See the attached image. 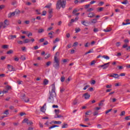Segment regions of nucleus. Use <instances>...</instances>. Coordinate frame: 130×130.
<instances>
[{
	"label": "nucleus",
	"mask_w": 130,
	"mask_h": 130,
	"mask_svg": "<svg viewBox=\"0 0 130 130\" xmlns=\"http://www.w3.org/2000/svg\"><path fill=\"white\" fill-rule=\"evenodd\" d=\"M51 91H49V96L48 98V102L49 103H53L54 102V97L56 96V93H55V84H52Z\"/></svg>",
	"instance_id": "nucleus-1"
},
{
	"label": "nucleus",
	"mask_w": 130,
	"mask_h": 130,
	"mask_svg": "<svg viewBox=\"0 0 130 130\" xmlns=\"http://www.w3.org/2000/svg\"><path fill=\"white\" fill-rule=\"evenodd\" d=\"M66 5H67V1L66 0H57L56 4V10H60V8L64 9L66 8Z\"/></svg>",
	"instance_id": "nucleus-2"
},
{
	"label": "nucleus",
	"mask_w": 130,
	"mask_h": 130,
	"mask_svg": "<svg viewBox=\"0 0 130 130\" xmlns=\"http://www.w3.org/2000/svg\"><path fill=\"white\" fill-rule=\"evenodd\" d=\"M57 53H58V52H56V55L54 57V62L53 64V67L55 70H59V59H58V57H57Z\"/></svg>",
	"instance_id": "nucleus-3"
},
{
	"label": "nucleus",
	"mask_w": 130,
	"mask_h": 130,
	"mask_svg": "<svg viewBox=\"0 0 130 130\" xmlns=\"http://www.w3.org/2000/svg\"><path fill=\"white\" fill-rule=\"evenodd\" d=\"M21 99L23 101H24V102H25L26 103H28V102L30 101L29 98L26 97L25 94L21 96Z\"/></svg>",
	"instance_id": "nucleus-4"
},
{
	"label": "nucleus",
	"mask_w": 130,
	"mask_h": 130,
	"mask_svg": "<svg viewBox=\"0 0 130 130\" xmlns=\"http://www.w3.org/2000/svg\"><path fill=\"white\" fill-rule=\"evenodd\" d=\"M110 63V62H109L103 65H100L99 68H103V70H106V69H107L109 67Z\"/></svg>",
	"instance_id": "nucleus-5"
},
{
	"label": "nucleus",
	"mask_w": 130,
	"mask_h": 130,
	"mask_svg": "<svg viewBox=\"0 0 130 130\" xmlns=\"http://www.w3.org/2000/svg\"><path fill=\"white\" fill-rule=\"evenodd\" d=\"M7 68L9 72H16V69L14 68V67H13V66L8 64Z\"/></svg>",
	"instance_id": "nucleus-6"
},
{
	"label": "nucleus",
	"mask_w": 130,
	"mask_h": 130,
	"mask_svg": "<svg viewBox=\"0 0 130 130\" xmlns=\"http://www.w3.org/2000/svg\"><path fill=\"white\" fill-rule=\"evenodd\" d=\"M83 97H84V99L86 100H88L91 97V95L88 92H86L83 95Z\"/></svg>",
	"instance_id": "nucleus-7"
},
{
	"label": "nucleus",
	"mask_w": 130,
	"mask_h": 130,
	"mask_svg": "<svg viewBox=\"0 0 130 130\" xmlns=\"http://www.w3.org/2000/svg\"><path fill=\"white\" fill-rule=\"evenodd\" d=\"M110 77L112 78H114L115 79H118V78H119V75H118L117 74H113L110 75Z\"/></svg>",
	"instance_id": "nucleus-8"
},
{
	"label": "nucleus",
	"mask_w": 130,
	"mask_h": 130,
	"mask_svg": "<svg viewBox=\"0 0 130 130\" xmlns=\"http://www.w3.org/2000/svg\"><path fill=\"white\" fill-rule=\"evenodd\" d=\"M45 107H46V103L44 104V105L43 106V107L41 108V111L42 112H45L46 109H45Z\"/></svg>",
	"instance_id": "nucleus-9"
},
{
	"label": "nucleus",
	"mask_w": 130,
	"mask_h": 130,
	"mask_svg": "<svg viewBox=\"0 0 130 130\" xmlns=\"http://www.w3.org/2000/svg\"><path fill=\"white\" fill-rule=\"evenodd\" d=\"M15 38H17V36L10 35L8 36V39H9V40H13V39H15Z\"/></svg>",
	"instance_id": "nucleus-10"
},
{
	"label": "nucleus",
	"mask_w": 130,
	"mask_h": 130,
	"mask_svg": "<svg viewBox=\"0 0 130 130\" xmlns=\"http://www.w3.org/2000/svg\"><path fill=\"white\" fill-rule=\"evenodd\" d=\"M15 13L13 12H10V13L8 14V18H12V17L15 16Z\"/></svg>",
	"instance_id": "nucleus-11"
},
{
	"label": "nucleus",
	"mask_w": 130,
	"mask_h": 130,
	"mask_svg": "<svg viewBox=\"0 0 130 130\" xmlns=\"http://www.w3.org/2000/svg\"><path fill=\"white\" fill-rule=\"evenodd\" d=\"M88 17V18H93V17H95V14L93 12L89 13Z\"/></svg>",
	"instance_id": "nucleus-12"
},
{
	"label": "nucleus",
	"mask_w": 130,
	"mask_h": 130,
	"mask_svg": "<svg viewBox=\"0 0 130 130\" xmlns=\"http://www.w3.org/2000/svg\"><path fill=\"white\" fill-rule=\"evenodd\" d=\"M54 33V32H53V31H51L50 32L48 33V35L49 36V38L51 39H52V38H53V36L52 35H53Z\"/></svg>",
	"instance_id": "nucleus-13"
},
{
	"label": "nucleus",
	"mask_w": 130,
	"mask_h": 130,
	"mask_svg": "<svg viewBox=\"0 0 130 130\" xmlns=\"http://www.w3.org/2000/svg\"><path fill=\"white\" fill-rule=\"evenodd\" d=\"M14 12L15 15L19 16V15H20V13H21V11L19 10L16 9Z\"/></svg>",
	"instance_id": "nucleus-14"
},
{
	"label": "nucleus",
	"mask_w": 130,
	"mask_h": 130,
	"mask_svg": "<svg viewBox=\"0 0 130 130\" xmlns=\"http://www.w3.org/2000/svg\"><path fill=\"white\" fill-rule=\"evenodd\" d=\"M52 123L54 124H61V121H53Z\"/></svg>",
	"instance_id": "nucleus-15"
},
{
	"label": "nucleus",
	"mask_w": 130,
	"mask_h": 130,
	"mask_svg": "<svg viewBox=\"0 0 130 130\" xmlns=\"http://www.w3.org/2000/svg\"><path fill=\"white\" fill-rule=\"evenodd\" d=\"M7 27V25H5L4 23L0 22V29L1 28H5Z\"/></svg>",
	"instance_id": "nucleus-16"
},
{
	"label": "nucleus",
	"mask_w": 130,
	"mask_h": 130,
	"mask_svg": "<svg viewBox=\"0 0 130 130\" xmlns=\"http://www.w3.org/2000/svg\"><path fill=\"white\" fill-rule=\"evenodd\" d=\"M51 6H52V4L51 3H49L45 7V8L50 9V8H51Z\"/></svg>",
	"instance_id": "nucleus-17"
},
{
	"label": "nucleus",
	"mask_w": 130,
	"mask_h": 130,
	"mask_svg": "<svg viewBox=\"0 0 130 130\" xmlns=\"http://www.w3.org/2000/svg\"><path fill=\"white\" fill-rule=\"evenodd\" d=\"M81 24L82 25H84V26H88L87 24H88V22H86V21H81Z\"/></svg>",
	"instance_id": "nucleus-18"
},
{
	"label": "nucleus",
	"mask_w": 130,
	"mask_h": 130,
	"mask_svg": "<svg viewBox=\"0 0 130 130\" xmlns=\"http://www.w3.org/2000/svg\"><path fill=\"white\" fill-rule=\"evenodd\" d=\"M69 126L67 123H64L62 125V128H67Z\"/></svg>",
	"instance_id": "nucleus-19"
},
{
	"label": "nucleus",
	"mask_w": 130,
	"mask_h": 130,
	"mask_svg": "<svg viewBox=\"0 0 130 130\" xmlns=\"http://www.w3.org/2000/svg\"><path fill=\"white\" fill-rule=\"evenodd\" d=\"M93 52H94V50H93V49H91L89 50L88 52H86L85 53V54H89V53H93Z\"/></svg>",
	"instance_id": "nucleus-20"
},
{
	"label": "nucleus",
	"mask_w": 130,
	"mask_h": 130,
	"mask_svg": "<svg viewBox=\"0 0 130 130\" xmlns=\"http://www.w3.org/2000/svg\"><path fill=\"white\" fill-rule=\"evenodd\" d=\"M28 122H29V120L27 118H25L22 121V123H27V124Z\"/></svg>",
	"instance_id": "nucleus-21"
},
{
	"label": "nucleus",
	"mask_w": 130,
	"mask_h": 130,
	"mask_svg": "<svg viewBox=\"0 0 130 130\" xmlns=\"http://www.w3.org/2000/svg\"><path fill=\"white\" fill-rule=\"evenodd\" d=\"M30 41H31V40L28 39H26L24 40L23 41V43H29V42H30Z\"/></svg>",
	"instance_id": "nucleus-22"
},
{
	"label": "nucleus",
	"mask_w": 130,
	"mask_h": 130,
	"mask_svg": "<svg viewBox=\"0 0 130 130\" xmlns=\"http://www.w3.org/2000/svg\"><path fill=\"white\" fill-rule=\"evenodd\" d=\"M58 125H52V126H51L49 127V129H51V128H54V127H58Z\"/></svg>",
	"instance_id": "nucleus-23"
},
{
	"label": "nucleus",
	"mask_w": 130,
	"mask_h": 130,
	"mask_svg": "<svg viewBox=\"0 0 130 130\" xmlns=\"http://www.w3.org/2000/svg\"><path fill=\"white\" fill-rule=\"evenodd\" d=\"M43 32H44V29L43 28L39 29L38 30V33L39 34H41V33H43Z\"/></svg>",
	"instance_id": "nucleus-24"
},
{
	"label": "nucleus",
	"mask_w": 130,
	"mask_h": 130,
	"mask_svg": "<svg viewBox=\"0 0 130 130\" xmlns=\"http://www.w3.org/2000/svg\"><path fill=\"white\" fill-rule=\"evenodd\" d=\"M43 84H44V85H45V86H46V85H48V80L45 79L44 80Z\"/></svg>",
	"instance_id": "nucleus-25"
},
{
	"label": "nucleus",
	"mask_w": 130,
	"mask_h": 130,
	"mask_svg": "<svg viewBox=\"0 0 130 130\" xmlns=\"http://www.w3.org/2000/svg\"><path fill=\"white\" fill-rule=\"evenodd\" d=\"M79 11H80L79 9L76 8L75 10H73L72 13L73 14H74V15H75L76 13H77V12H79Z\"/></svg>",
	"instance_id": "nucleus-26"
},
{
	"label": "nucleus",
	"mask_w": 130,
	"mask_h": 130,
	"mask_svg": "<svg viewBox=\"0 0 130 130\" xmlns=\"http://www.w3.org/2000/svg\"><path fill=\"white\" fill-rule=\"evenodd\" d=\"M92 114V111H88L85 113V115H91Z\"/></svg>",
	"instance_id": "nucleus-27"
},
{
	"label": "nucleus",
	"mask_w": 130,
	"mask_h": 130,
	"mask_svg": "<svg viewBox=\"0 0 130 130\" xmlns=\"http://www.w3.org/2000/svg\"><path fill=\"white\" fill-rule=\"evenodd\" d=\"M9 20H8V19H6L4 21V24L5 25V26H8L9 25Z\"/></svg>",
	"instance_id": "nucleus-28"
},
{
	"label": "nucleus",
	"mask_w": 130,
	"mask_h": 130,
	"mask_svg": "<svg viewBox=\"0 0 130 130\" xmlns=\"http://www.w3.org/2000/svg\"><path fill=\"white\" fill-rule=\"evenodd\" d=\"M121 4H122V5H127V4H128V1L124 0L123 2H121Z\"/></svg>",
	"instance_id": "nucleus-29"
},
{
	"label": "nucleus",
	"mask_w": 130,
	"mask_h": 130,
	"mask_svg": "<svg viewBox=\"0 0 130 130\" xmlns=\"http://www.w3.org/2000/svg\"><path fill=\"white\" fill-rule=\"evenodd\" d=\"M104 10V8L103 7H100L98 8V12H102Z\"/></svg>",
	"instance_id": "nucleus-30"
},
{
	"label": "nucleus",
	"mask_w": 130,
	"mask_h": 130,
	"mask_svg": "<svg viewBox=\"0 0 130 130\" xmlns=\"http://www.w3.org/2000/svg\"><path fill=\"white\" fill-rule=\"evenodd\" d=\"M3 114L9 115V114H10V113H9V110H6L5 111H4V112L3 113Z\"/></svg>",
	"instance_id": "nucleus-31"
},
{
	"label": "nucleus",
	"mask_w": 130,
	"mask_h": 130,
	"mask_svg": "<svg viewBox=\"0 0 130 130\" xmlns=\"http://www.w3.org/2000/svg\"><path fill=\"white\" fill-rule=\"evenodd\" d=\"M7 54H11L12 53H14V51H13V50H10L7 51Z\"/></svg>",
	"instance_id": "nucleus-32"
},
{
	"label": "nucleus",
	"mask_w": 130,
	"mask_h": 130,
	"mask_svg": "<svg viewBox=\"0 0 130 130\" xmlns=\"http://www.w3.org/2000/svg\"><path fill=\"white\" fill-rule=\"evenodd\" d=\"M103 31L104 32H110V31H111V29H110V28H106V29H104Z\"/></svg>",
	"instance_id": "nucleus-33"
},
{
	"label": "nucleus",
	"mask_w": 130,
	"mask_h": 130,
	"mask_svg": "<svg viewBox=\"0 0 130 130\" xmlns=\"http://www.w3.org/2000/svg\"><path fill=\"white\" fill-rule=\"evenodd\" d=\"M103 58H105V59H107V60L110 59V58L109 57V56H106V55H103Z\"/></svg>",
	"instance_id": "nucleus-34"
},
{
	"label": "nucleus",
	"mask_w": 130,
	"mask_h": 130,
	"mask_svg": "<svg viewBox=\"0 0 130 130\" xmlns=\"http://www.w3.org/2000/svg\"><path fill=\"white\" fill-rule=\"evenodd\" d=\"M5 7H6V6L4 5H0V11H2V10L5 9Z\"/></svg>",
	"instance_id": "nucleus-35"
},
{
	"label": "nucleus",
	"mask_w": 130,
	"mask_h": 130,
	"mask_svg": "<svg viewBox=\"0 0 130 130\" xmlns=\"http://www.w3.org/2000/svg\"><path fill=\"white\" fill-rule=\"evenodd\" d=\"M91 23L92 24H95V23H97V19H94L91 20Z\"/></svg>",
	"instance_id": "nucleus-36"
},
{
	"label": "nucleus",
	"mask_w": 130,
	"mask_h": 130,
	"mask_svg": "<svg viewBox=\"0 0 130 130\" xmlns=\"http://www.w3.org/2000/svg\"><path fill=\"white\" fill-rule=\"evenodd\" d=\"M64 80H66V78H64V76L61 77V78H60L61 82H64Z\"/></svg>",
	"instance_id": "nucleus-37"
},
{
	"label": "nucleus",
	"mask_w": 130,
	"mask_h": 130,
	"mask_svg": "<svg viewBox=\"0 0 130 130\" xmlns=\"http://www.w3.org/2000/svg\"><path fill=\"white\" fill-rule=\"evenodd\" d=\"M52 13H53V9L52 8H50L49 9V14H52Z\"/></svg>",
	"instance_id": "nucleus-38"
},
{
	"label": "nucleus",
	"mask_w": 130,
	"mask_h": 130,
	"mask_svg": "<svg viewBox=\"0 0 130 130\" xmlns=\"http://www.w3.org/2000/svg\"><path fill=\"white\" fill-rule=\"evenodd\" d=\"M8 47H9V45H4L2 46V48H3V49H6Z\"/></svg>",
	"instance_id": "nucleus-39"
},
{
	"label": "nucleus",
	"mask_w": 130,
	"mask_h": 130,
	"mask_svg": "<svg viewBox=\"0 0 130 130\" xmlns=\"http://www.w3.org/2000/svg\"><path fill=\"white\" fill-rule=\"evenodd\" d=\"M66 90V89H64V88L63 87H60V92L61 93H62L63 92H64V90Z\"/></svg>",
	"instance_id": "nucleus-40"
},
{
	"label": "nucleus",
	"mask_w": 130,
	"mask_h": 130,
	"mask_svg": "<svg viewBox=\"0 0 130 130\" xmlns=\"http://www.w3.org/2000/svg\"><path fill=\"white\" fill-rule=\"evenodd\" d=\"M78 44H79L78 42H75L73 45V47H76V46H77Z\"/></svg>",
	"instance_id": "nucleus-41"
},
{
	"label": "nucleus",
	"mask_w": 130,
	"mask_h": 130,
	"mask_svg": "<svg viewBox=\"0 0 130 130\" xmlns=\"http://www.w3.org/2000/svg\"><path fill=\"white\" fill-rule=\"evenodd\" d=\"M62 116L61 115H56V116L54 117V118H60Z\"/></svg>",
	"instance_id": "nucleus-42"
},
{
	"label": "nucleus",
	"mask_w": 130,
	"mask_h": 130,
	"mask_svg": "<svg viewBox=\"0 0 130 130\" xmlns=\"http://www.w3.org/2000/svg\"><path fill=\"white\" fill-rule=\"evenodd\" d=\"M125 114V112L124 111H122L120 114V116H123Z\"/></svg>",
	"instance_id": "nucleus-43"
},
{
	"label": "nucleus",
	"mask_w": 130,
	"mask_h": 130,
	"mask_svg": "<svg viewBox=\"0 0 130 130\" xmlns=\"http://www.w3.org/2000/svg\"><path fill=\"white\" fill-rule=\"evenodd\" d=\"M51 64V61H49L47 62L46 63V66L47 67H49V66H50Z\"/></svg>",
	"instance_id": "nucleus-44"
},
{
	"label": "nucleus",
	"mask_w": 130,
	"mask_h": 130,
	"mask_svg": "<svg viewBox=\"0 0 130 130\" xmlns=\"http://www.w3.org/2000/svg\"><path fill=\"white\" fill-rule=\"evenodd\" d=\"M20 59L21 60H26V57H25L24 56H22L21 57H20Z\"/></svg>",
	"instance_id": "nucleus-45"
},
{
	"label": "nucleus",
	"mask_w": 130,
	"mask_h": 130,
	"mask_svg": "<svg viewBox=\"0 0 130 130\" xmlns=\"http://www.w3.org/2000/svg\"><path fill=\"white\" fill-rule=\"evenodd\" d=\"M59 41V39L56 38L53 42V43H56V42H58Z\"/></svg>",
	"instance_id": "nucleus-46"
},
{
	"label": "nucleus",
	"mask_w": 130,
	"mask_h": 130,
	"mask_svg": "<svg viewBox=\"0 0 130 130\" xmlns=\"http://www.w3.org/2000/svg\"><path fill=\"white\" fill-rule=\"evenodd\" d=\"M75 31H76V33H79V32L81 31V29H80V28H76Z\"/></svg>",
	"instance_id": "nucleus-47"
},
{
	"label": "nucleus",
	"mask_w": 130,
	"mask_h": 130,
	"mask_svg": "<svg viewBox=\"0 0 130 130\" xmlns=\"http://www.w3.org/2000/svg\"><path fill=\"white\" fill-rule=\"evenodd\" d=\"M36 12L37 15H41V13H40V10H36Z\"/></svg>",
	"instance_id": "nucleus-48"
},
{
	"label": "nucleus",
	"mask_w": 130,
	"mask_h": 130,
	"mask_svg": "<svg viewBox=\"0 0 130 130\" xmlns=\"http://www.w3.org/2000/svg\"><path fill=\"white\" fill-rule=\"evenodd\" d=\"M17 43L18 44L22 45L24 43V42H23L22 41H17Z\"/></svg>",
	"instance_id": "nucleus-49"
},
{
	"label": "nucleus",
	"mask_w": 130,
	"mask_h": 130,
	"mask_svg": "<svg viewBox=\"0 0 130 130\" xmlns=\"http://www.w3.org/2000/svg\"><path fill=\"white\" fill-rule=\"evenodd\" d=\"M120 42H118L116 43V46H117V47H118L119 46H120Z\"/></svg>",
	"instance_id": "nucleus-50"
},
{
	"label": "nucleus",
	"mask_w": 130,
	"mask_h": 130,
	"mask_svg": "<svg viewBox=\"0 0 130 130\" xmlns=\"http://www.w3.org/2000/svg\"><path fill=\"white\" fill-rule=\"evenodd\" d=\"M99 114V113H98V111H95L93 113V116H96V115H98Z\"/></svg>",
	"instance_id": "nucleus-51"
},
{
	"label": "nucleus",
	"mask_w": 130,
	"mask_h": 130,
	"mask_svg": "<svg viewBox=\"0 0 130 130\" xmlns=\"http://www.w3.org/2000/svg\"><path fill=\"white\" fill-rule=\"evenodd\" d=\"M103 5H104V2H101L99 4L98 6H103Z\"/></svg>",
	"instance_id": "nucleus-52"
},
{
	"label": "nucleus",
	"mask_w": 130,
	"mask_h": 130,
	"mask_svg": "<svg viewBox=\"0 0 130 130\" xmlns=\"http://www.w3.org/2000/svg\"><path fill=\"white\" fill-rule=\"evenodd\" d=\"M90 87V85H87L86 86H85L84 88H83V90H87V88H89Z\"/></svg>",
	"instance_id": "nucleus-53"
},
{
	"label": "nucleus",
	"mask_w": 130,
	"mask_h": 130,
	"mask_svg": "<svg viewBox=\"0 0 130 130\" xmlns=\"http://www.w3.org/2000/svg\"><path fill=\"white\" fill-rule=\"evenodd\" d=\"M126 120H130V116H127L125 117Z\"/></svg>",
	"instance_id": "nucleus-54"
},
{
	"label": "nucleus",
	"mask_w": 130,
	"mask_h": 130,
	"mask_svg": "<svg viewBox=\"0 0 130 130\" xmlns=\"http://www.w3.org/2000/svg\"><path fill=\"white\" fill-rule=\"evenodd\" d=\"M55 113H56V115L59 113V110H55Z\"/></svg>",
	"instance_id": "nucleus-55"
},
{
	"label": "nucleus",
	"mask_w": 130,
	"mask_h": 130,
	"mask_svg": "<svg viewBox=\"0 0 130 130\" xmlns=\"http://www.w3.org/2000/svg\"><path fill=\"white\" fill-rule=\"evenodd\" d=\"M91 85H95V84H96V81L93 80L91 81Z\"/></svg>",
	"instance_id": "nucleus-56"
},
{
	"label": "nucleus",
	"mask_w": 130,
	"mask_h": 130,
	"mask_svg": "<svg viewBox=\"0 0 130 130\" xmlns=\"http://www.w3.org/2000/svg\"><path fill=\"white\" fill-rule=\"evenodd\" d=\"M122 25L123 26H124L125 25H130V22H126V23L123 22L122 23Z\"/></svg>",
	"instance_id": "nucleus-57"
},
{
	"label": "nucleus",
	"mask_w": 130,
	"mask_h": 130,
	"mask_svg": "<svg viewBox=\"0 0 130 130\" xmlns=\"http://www.w3.org/2000/svg\"><path fill=\"white\" fill-rule=\"evenodd\" d=\"M46 11H43V13L42 14V16H46Z\"/></svg>",
	"instance_id": "nucleus-58"
},
{
	"label": "nucleus",
	"mask_w": 130,
	"mask_h": 130,
	"mask_svg": "<svg viewBox=\"0 0 130 130\" xmlns=\"http://www.w3.org/2000/svg\"><path fill=\"white\" fill-rule=\"evenodd\" d=\"M27 124H29V125H32L33 124V122L31 121H29L28 122H27Z\"/></svg>",
	"instance_id": "nucleus-59"
},
{
	"label": "nucleus",
	"mask_w": 130,
	"mask_h": 130,
	"mask_svg": "<svg viewBox=\"0 0 130 130\" xmlns=\"http://www.w3.org/2000/svg\"><path fill=\"white\" fill-rule=\"evenodd\" d=\"M103 105H104V104H103V103H101V102H100V103L99 104V106H100V107H102Z\"/></svg>",
	"instance_id": "nucleus-60"
},
{
	"label": "nucleus",
	"mask_w": 130,
	"mask_h": 130,
	"mask_svg": "<svg viewBox=\"0 0 130 130\" xmlns=\"http://www.w3.org/2000/svg\"><path fill=\"white\" fill-rule=\"evenodd\" d=\"M6 89L7 90H8V91H9V90H10V89H12V87L10 86H7Z\"/></svg>",
	"instance_id": "nucleus-61"
},
{
	"label": "nucleus",
	"mask_w": 130,
	"mask_h": 130,
	"mask_svg": "<svg viewBox=\"0 0 130 130\" xmlns=\"http://www.w3.org/2000/svg\"><path fill=\"white\" fill-rule=\"evenodd\" d=\"M35 20H36V18H32V19H31V23H35Z\"/></svg>",
	"instance_id": "nucleus-62"
},
{
	"label": "nucleus",
	"mask_w": 130,
	"mask_h": 130,
	"mask_svg": "<svg viewBox=\"0 0 130 130\" xmlns=\"http://www.w3.org/2000/svg\"><path fill=\"white\" fill-rule=\"evenodd\" d=\"M52 18V14H49L48 19H51Z\"/></svg>",
	"instance_id": "nucleus-63"
},
{
	"label": "nucleus",
	"mask_w": 130,
	"mask_h": 130,
	"mask_svg": "<svg viewBox=\"0 0 130 130\" xmlns=\"http://www.w3.org/2000/svg\"><path fill=\"white\" fill-rule=\"evenodd\" d=\"M123 48H126L127 47V44L125 43L123 46Z\"/></svg>",
	"instance_id": "nucleus-64"
}]
</instances>
